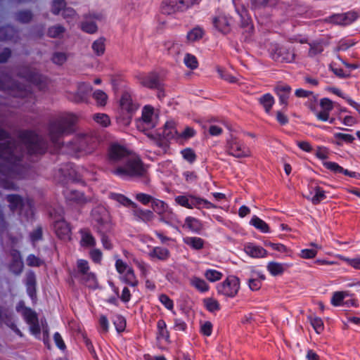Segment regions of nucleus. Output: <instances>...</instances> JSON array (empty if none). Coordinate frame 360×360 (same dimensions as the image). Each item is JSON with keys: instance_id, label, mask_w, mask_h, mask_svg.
<instances>
[{"instance_id": "1", "label": "nucleus", "mask_w": 360, "mask_h": 360, "mask_svg": "<svg viewBox=\"0 0 360 360\" xmlns=\"http://www.w3.org/2000/svg\"><path fill=\"white\" fill-rule=\"evenodd\" d=\"M108 160L111 164H124L113 171L116 175L132 177L146 176V169L141 159L135 154L130 153L122 146L115 143L109 147Z\"/></svg>"}, {"instance_id": "2", "label": "nucleus", "mask_w": 360, "mask_h": 360, "mask_svg": "<svg viewBox=\"0 0 360 360\" xmlns=\"http://www.w3.org/2000/svg\"><path fill=\"white\" fill-rule=\"evenodd\" d=\"M77 121L76 115L72 113H63L52 122L49 128V134L52 143L57 148L60 147L59 141L60 137L65 134H69L72 130V126Z\"/></svg>"}, {"instance_id": "3", "label": "nucleus", "mask_w": 360, "mask_h": 360, "mask_svg": "<svg viewBox=\"0 0 360 360\" xmlns=\"http://www.w3.org/2000/svg\"><path fill=\"white\" fill-rule=\"evenodd\" d=\"M139 108V105L134 101L129 92H124L119 101V108L117 115V120L122 125L127 126L130 124L134 113Z\"/></svg>"}, {"instance_id": "4", "label": "nucleus", "mask_w": 360, "mask_h": 360, "mask_svg": "<svg viewBox=\"0 0 360 360\" xmlns=\"http://www.w3.org/2000/svg\"><path fill=\"white\" fill-rule=\"evenodd\" d=\"M20 139L30 154H43L46 150V143L32 131H23Z\"/></svg>"}, {"instance_id": "5", "label": "nucleus", "mask_w": 360, "mask_h": 360, "mask_svg": "<svg viewBox=\"0 0 360 360\" xmlns=\"http://www.w3.org/2000/svg\"><path fill=\"white\" fill-rule=\"evenodd\" d=\"M226 151L229 155L236 158L252 156L251 149L242 140L233 136L226 141Z\"/></svg>"}, {"instance_id": "6", "label": "nucleus", "mask_w": 360, "mask_h": 360, "mask_svg": "<svg viewBox=\"0 0 360 360\" xmlns=\"http://www.w3.org/2000/svg\"><path fill=\"white\" fill-rule=\"evenodd\" d=\"M270 56L276 62L292 63L295 60L296 54L292 46L276 44L271 47Z\"/></svg>"}, {"instance_id": "7", "label": "nucleus", "mask_w": 360, "mask_h": 360, "mask_svg": "<svg viewBox=\"0 0 360 360\" xmlns=\"http://www.w3.org/2000/svg\"><path fill=\"white\" fill-rule=\"evenodd\" d=\"M77 275L89 288H94L97 286L98 282L94 273L90 271L89 262L84 259H78L77 262Z\"/></svg>"}, {"instance_id": "8", "label": "nucleus", "mask_w": 360, "mask_h": 360, "mask_svg": "<svg viewBox=\"0 0 360 360\" xmlns=\"http://www.w3.org/2000/svg\"><path fill=\"white\" fill-rule=\"evenodd\" d=\"M22 156V146L15 141L0 144V157L11 163H15Z\"/></svg>"}, {"instance_id": "9", "label": "nucleus", "mask_w": 360, "mask_h": 360, "mask_svg": "<svg viewBox=\"0 0 360 360\" xmlns=\"http://www.w3.org/2000/svg\"><path fill=\"white\" fill-rule=\"evenodd\" d=\"M96 139L88 135H83L75 139L70 147L75 151H83L85 153H91L96 147Z\"/></svg>"}, {"instance_id": "10", "label": "nucleus", "mask_w": 360, "mask_h": 360, "mask_svg": "<svg viewBox=\"0 0 360 360\" xmlns=\"http://www.w3.org/2000/svg\"><path fill=\"white\" fill-rule=\"evenodd\" d=\"M240 289V281L234 276H228L221 283L217 286L219 293L226 297H235Z\"/></svg>"}, {"instance_id": "11", "label": "nucleus", "mask_w": 360, "mask_h": 360, "mask_svg": "<svg viewBox=\"0 0 360 360\" xmlns=\"http://www.w3.org/2000/svg\"><path fill=\"white\" fill-rule=\"evenodd\" d=\"M91 216L99 232L110 229V217L105 208L102 207L95 208L92 210Z\"/></svg>"}, {"instance_id": "12", "label": "nucleus", "mask_w": 360, "mask_h": 360, "mask_svg": "<svg viewBox=\"0 0 360 360\" xmlns=\"http://www.w3.org/2000/svg\"><path fill=\"white\" fill-rule=\"evenodd\" d=\"M188 9V3L185 0H163L161 11L163 13L171 15L184 12Z\"/></svg>"}, {"instance_id": "13", "label": "nucleus", "mask_w": 360, "mask_h": 360, "mask_svg": "<svg viewBox=\"0 0 360 360\" xmlns=\"http://www.w3.org/2000/svg\"><path fill=\"white\" fill-rule=\"evenodd\" d=\"M91 90L92 87L89 83H79L77 86V92L70 94L68 96V98L75 103L86 102L88 96Z\"/></svg>"}, {"instance_id": "14", "label": "nucleus", "mask_w": 360, "mask_h": 360, "mask_svg": "<svg viewBox=\"0 0 360 360\" xmlns=\"http://www.w3.org/2000/svg\"><path fill=\"white\" fill-rule=\"evenodd\" d=\"M20 74L22 75V77H25L27 81L36 85L39 89H44L46 86V78L42 77L35 70L26 68Z\"/></svg>"}, {"instance_id": "15", "label": "nucleus", "mask_w": 360, "mask_h": 360, "mask_svg": "<svg viewBox=\"0 0 360 360\" xmlns=\"http://www.w3.org/2000/svg\"><path fill=\"white\" fill-rule=\"evenodd\" d=\"M358 18V13L351 11L347 13L332 15L330 18V22L335 25L346 26L354 22Z\"/></svg>"}, {"instance_id": "16", "label": "nucleus", "mask_w": 360, "mask_h": 360, "mask_svg": "<svg viewBox=\"0 0 360 360\" xmlns=\"http://www.w3.org/2000/svg\"><path fill=\"white\" fill-rule=\"evenodd\" d=\"M214 26L217 30L223 34H228L231 30L233 19L225 14H220L212 20Z\"/></svg>"}, {"instance_id": "17", "label": "nucleus", "mask_w": 360, "mask_h": 360, "mask_svg": "<svg viewBox=\"0 0 360 360\" xmlns=\"http://www.w3.org/2000/svg\"><path fill=\"white\" fill-rule=\"evenodd\" d=\"M136 79L140 84L149 89L158 88L160 86L158 75L155 72L139 74Z\"/></svg>"}, {"instance_id": "18", "label": "nucleus", "mask_w": 360, "mask_h": 360, "mask_svg": "<svg viewBox=\"0 0 360 360\" xmlns=\"http://www.w3.org/2000/svg\"><path fill=\"white\" fill-rule=\"evenodd\" d=\"M142 124L144 129H148L156 126L158 120L154 115L153 108L150 105H146L142 110Z\"/></svg>"}, {"instance_id": "19", "label": "nucleus", "mask_w": 360, "mask_h": 360, "mask_svg": "<svg viewBox=\"0 0 360 360\" xmlns=\"http://www.w3.org/2000/svg\"><path fill=\"white\" fill-rule=\"evenodd\" d=\"M291 90V87L285 84H278L274 88V91L278 96L280 103L283 105V110H286L288 105V99Z\"/></svg>"}, {"instance_id": "20", "label": "nucleus", "mask_w": 360, "mask_h": 360, "mask_svg": "<svg viewBox=\"0 0 360 360\" xmlns=\"http://www.w3.org/2000/svg\"><path fill=\"white\" fill-rule=\"evenodd\" d=\"M54 229L58 238L63 240H69L71 235V229L69 224L63 219L55 221Z\"/></svg>"}, {"instance_id": "21", "label": "nucleus", "mask_w": 360, "mask_h": 360, "mask_svg": "<svg viewBox=\"0 0 360 360\" xmlns=\"http://www.w3.org/2000/svg\"><path fill=\"white\" fill-rule=\"evenodd\" d=\"M244 251L252 258H263L267 255V251L264 248L253 243L245 245Z\"/></svg>"}, {"instance_id": "22", "label": "nucleus", "mask_w": 360, "mask_h": 360, "mask_svg": "<svg viewBox=\"0 0 360 360\" xmlns=\"http://www.w3.org/2000/svg\"><path fill=\"white\" fill-rule=\"evenodd\" d=\"M323 166L330 170L331 172L337 174V173H342L345 175L349 176L350 177L356 178L359 175L355 172H350L347 169H345L341 166H340L338 164L334 162H323Z\"/></svg>"}, {"instance_id": "23", "label": "nucleus", "mask_w": 360, "mask_h": 360, "mask_svg": "<svg viewBox=\"0 0 360 360\" xmlns=\"http://www.w3.org/2000/svg\"><path fill=\"white\" fill-rule=\"evenodd\" d=\"M132 212L135 217L138 220H141L145 222L150 221L154 218V214L152 211L147 210H142L136 204V207H133Z\"/></svg>"}, {"instance_id": "24", "label": "nucleus", "mask_w": 360, "mask_h": 360, "mask_svg": "<svg viewBox=\"0 0 360 360\" xmlns=\"http://www.w3.org/2000/svg\"><path fill=\"white\" fill-rule=\"evenodd\" d=\"M148 255L152 259L165 261L170 257V252L165 248L154 247Z\"/></svg>"}, {"instance_id": "25", "label": "nucleus", "mask_w": 360, "mask_h": 360, "mask_svg": "<svg viewBox=\"0 0 360 360\" xmlns=\"http://www.w3.org/2000/svg\"><path fill=\"white\" fill-rule=\"evenodd\" d=\"M64 194L68 201L79 205L84 204L86 202L84 194L77 191L67 189Z\"/></svg>"}, {"instance_id": "26", "label": "nucleus", "mask_w": 360, "mask_h": 360, "mask_svg": "<svg viewBox=\"0 0 360 360\" xmlns=\"http://www.w3.org/2000/svg\"><path fill=\"white\" fill-rule=\"evenodd\" d=\"M179 132L176 129V123L174 121L167 122L164 126L162 136L167 139H178Z\"/></svg>"}, {"instance_id": "27", "label": "nucleus", "mask_w": 360, "mask_h": 360, "mask_svg": "<svg viewBox=\"0 0 360 360\" xmlns=\"http://www.w3.org/2000/svg\"><path fill=\"white\" fill-rule=\"evenodd\" d=\"M152 207L155 212L162 217L167 214H172L167 204L158 199H153L152 201Z\"/></svg>"}, {"instance_id": "28", "label": "nucleus", "mask_w": 360, "mask_h": 360, "mask_svg": "<svg viewBox=\"0 0 360 360\" xmlns=\"http://www.w3.org/2000/svg\"><path fill=\"white\" fill-rule=\"evenodd\" d=\"M184 227L188 229L193 232H199L202 229V225L200 221L192 217H188L185 219Z\"/></svg>"}, {"instance_id": "29", "label": "nucleus", "mask_w": 360, "mask_h": 360, "mask_svg": "<svg viewBox=\"0 0 360 360\" xmlns=\"http://www.w3.org/2000/svg\"><path fill=\"white\" fill-rule=\"evenodd\" d=\"M278 0H251V6L255 11H259L266 7H272L277 4Z\"/></svg>"}, {"instance_id": "30", "label": "nucleus", "mask_w": 360, "mask_h": 360, "mask_svg": "<svg viewBox=\"0 0 360 360\" xmlns=\"http://www.w3.org/2000/svg\"><path fill=\"white\" fill-rule=\"evenodd\" d=\"M81 241L80 244L83 247H94L96 245V240L90 231L87 229L80 231Z\"/></svg>"}, {"instance_id": "31", "label": "nucleus", "mask_w": 360, "mask_h": 360, "mask_svg": "<svg viewBox=\"0 0 360 360\" xmlns=\"http://www.w3.org/2000/svg\"><path fill=\"white\" fill-rule=\"evenodd\" d=\"M167 53L172 56H178L182 51V44L178 42L168 41L165 43Z\"/></svg>"}, {"instance_id": "32", "label": "nucleus", "mask_w": 360, "mask_h": 360, "mask_svg": "<svg viewBox=\"0 0 360 360\" xmlns=\"http://www.w3.org/2000/svg\"><path fill=\"white\" fill-rule=\"evenodd\" d=\"M351 295L348 291H337L333 294L331 298V304L335 307L344 305L345 302L344 300L350 297Z\"/></svg>"}, {"instance_id": "33", "label": "nucleus", "mask_w": 360, "mask_h": 360, "mask_svg": "<svg viewBox=\"0 0 360 360\" xmlns=\"http://www.w3.org/2000/svg\"><path fill=\"white\" fill-rule=\"evenodd\" d=\"M157 338L168 341L169 333L167 329V325L164 320L160 319L157 323Z\"/></svg>"}, {"instance_id": "34", "label": "nucleus", "mask_w": 360, "mask_h": 360, "mask_svg": "<svg viewBox=\"0 0 360 360\" xmlns=\"http://www.w3.org/2000/svg\"><path fill=\"white\" fill-rule=\"evenodd\" d=\"M259 103L263 106L266 112L269 113L275 102L274 96L270 94H265L258 99Z\"/></svg>"}, {"instance_id": "35", "label": "nucleus", "mask_w": 360, "mask_h": 360, "mask_svg": "<svg viewBox=\"0 0 360 360\" xmlns=\"http://www.w3.org/2000/svg\"><path fill=\"white\" fill-rule=\"evenodd\" d=\"M204 34V30L202 27L197 26L187 33L186 38L188 41L194 42L201 39Z\"/></svg>"}, {"instance_id": "36", "label": "nucleus", "mask_w": 360, "mask_h": 360, "mask_svg": "<svg viewBox=\"0 0 360 360\" xmlns=\"http://www.w3.org/2000/svg\"><path fill=\"white\" fill-rule=\"evenodd\" d=\"M184 242L187 245L195 250H201L204 247V240L199 237H186Z\"/></svg>"}, {"instance_id": "37", "label": "nucleus", "mask_w": 360, "mask_h": 360, "mask_svg": "<svg viewBox=\"0 0 360 360\" xmlns=\"http://www.w3.org/2000/svg\"><path fill=\"white\" fill-rule=\"evenodd\" d=\"M191 285L198 291L205 292L209 290V285L203 279L193 276L190 280Z\"/></svg>"}, {"instance_id": "38", "label": "nucleus", "mask_w": 360, "mask_h": 360, "mask_svg": "<svg viewBox=\"0 0 360 360\" xmlns=\"http://www.w3.org/2000/svg\"><path fill=\"white\" fill-rule=\"evenodd\" d=\"M183 60H184V65L188 69L192 70L197 69L199 65L198 60L197 58L195 57V56H194L190 53H186L184 55Z\"/></svg>"}, {"instance_id": "39", "label": "nucleus", "mask_w": 360, "mask_h": 360, "mask_svg": "<svg viewBox=\"0 0 360 360\" xmlns=\"http://www.w3.org/2000/svg\"><path fill=\"white\" fill-rule=\"evenodd\" d=\"M250 223L251 225L255 226L257 229L259 230L262 233L269 232V225L257 216H254L250 220Z\"/></svg>"}, {"instance_id": "40", "label": "nucleus", "mask_w": 360, "mask_h": 360, "mask_svg": "<svg viewBox=\"0 0 360 360\" xmlns=\"http://www.w3.org/2000/svg\"><path fill=\"white\" fill-rule=\"evenodd\" d=\"M267 269L273 276L281 275L285 271L283 264L276 262H270L267 265Z\"/></svg>"}, {"instance_id": "41", "label": "nucleus", "mask_w": 360, "mask_h": 360, "mask_svg": "<svg viewBox=\"0 0 360 360\" xmlns=\"http://www.w3.org/2000/svg\"><path fill=\"white\" fill-rule=\"evenodd\" d=\"M238 13L241 18V27L247 28L248 31L252 30V20L248 15L246 9L243 8L241 11H238Z\"/></svg>"}, {"instance_id": "42", "label": "nucleus", "mask_w": 360, "mask_h": 360, "mask_svg": "<svg viewBox=\"0 0 360 360\" xmlns=\"http://www.w3.org/2000/svg\"><path fill=\"white\" fill-rule=\"evenodd\" d=\"M93 98L96 102L98 106L104 107L108 101V95L101 90H96L93 94Z\"/></svg>"}, {"instance_id": "43", "label": "nucleus", "mask_w": 360, "mask_h": 360, "mask_svg": "<svg viewBox=\"0 0 360 360\" xmlns=\"http://www.w3.org/2000/svg\"><path fill=\"white\" fill-rule=\"evenodd\" d=\"M111 198L125 207H130L131 208H133V207H136L135 202H132L130 199L122 194L113 193L111 194Z\"/></svg>"}, {"instance_id": "44", "label": "nucleus", "mask_w": 360, "mask_h": 360, "mask_svg": "<svg viewBox=\"0 0 360 360\" xmlns=\"http://www.w3.org/2000/svg\"><path fill=\"white\" fill-rule=\"evenodd\" d=\"M193 195H178L175 197V202L181 207L192 209Z\"/></svg>"}, {"instance_id": "45", "label": "nucleus", "mask_w": 360, "mask_h": 360, "mask_svg": "<svg viewBox=\"0 0 360 360\" xmlns=\"http://www.w3.org/2000/svg\"><path fill=\"white\" fill-rule=\"evenodd\" d=\"M93 120L101 127H107L110 124V119L107 114L96 113L93 115Z\"/></svg>"}, {"instance_id": "46", "label": "nucleus", "mask_w": 360, "mask_h": 360, "mask_svg": "<svg viewBox=\"0 0 360 360\" xmlns=\"http://www.w3.org/2000/svg\"><path fill=\"white\" fill-rule=\"evenodd\" d=\"M309 321L315 331L320 334L324 330V324L323 320L316 316H311L309 318Z\"/></svg>"}, {"instance_id": "47", "label": "nucleus", "mask_w": 360, "mask_h": 360, "mask_svg": "<svg viewBox=\"0 0 360 360\" xmlns=\"http://www.w3.org/2000/svg\"><path fill=\"white\" fill-rule=\"evenodd\" d=\"M9 89L13 92V95L15 97H27L31 94V92L26 89L21 88L19 85L12 84L11 86L8 87Z\"/></svg>"}, {"instance_id": "48", "label": "nucleus", "mask_w": 360, "mask_h": 360, "mask_svg": "<svg viewBox=\"0 0 360 360\" xmlns=\"http://www.w3.org/2000/svg\"><path fill=\"white\" fill-rule=\"evenodd\" d=\"M7 200L10 203L11 210L20 208L22 205V198L17 195H9L7 196Z\"/></svg>"}, {"instance_id": "49", "label": "nucleus", "mask_w": 360, "mask_h": 360, "mask_svg": "<svg viewBox=\"0 0 360 360\" xmlns=\"http://www.w3.org/2000/svg\"><path fill=\"white\" fill-rule=\"evenodd\" d=\"M309 50L308 56L309 57H314L315 56L321 53L323 51V46L322 43L315 41L309 44Z\"/></svg>"}, {"instance_id": "50", "label": "nucleus", "mask_w": 360, "mask_h": 360, "mask_svg": "<svg viewBox=\"0 0 360 360\" xmlns=\"http://www.w3.org/2000/svg\"><path fill=\"white\" fill-rule=\"evenodd\" d=\"M207 280L210 282H216L221 279L223 274L214 269H207L204 274Z\"/></svg>"}, {"instance_id": "51", "label": "nucleus", "mask_w": 360, "mask_h": 360, "mask_svg": "<svg viewBox=\"0 0 360 360\" xmlns=\"http://www.w3.org/2000/svg\"><path fill=\"white\" fill-rule=\"evenodd\" d=\"M314 191L315 195L311 198V201L314 205H317L323 200L326 196L325 191L319 186H316Z\"/></svg>"}, {"instance_id": "52", "label": "nucleus", "mask_w": 360, "mask_h": 360, "mask_svg": "<svg viewBox=\"0 0 360 360\" xmlns=\"http://www.w3.org/2000/svg\"><path fill=\"white\" fill-rule=\"evenodd\" d=\"M266 246L271 247L273 250L280 252L286 253L288 256H292V252L288 249L285 245L281 243H274L271 242L266 243Z\"/></svg>"}, {"instance_id": "53", "label": "nucleus", "mask_w": 360, "mask_h": 360, "mask_svg": "<svg viewBox=\"0 0 360 360\" xmlns=\"http://www.w3.org/2000/svg\"><path fill=\"white\" fill-rule=\"evenodd\" d=\"M204 304L206 309L210 312H214L220 309V304L219 302L214 299L207 298L204 300Z\"/></svg>"}, {"instance_id": "54", "label": "nucleus", "mask_w": 360, "mask_h": 360, "mask_svg": "<svg viewBox=\"0 0 360 360\" xmlns=\"http://www.w3.org/2000/svg\"><path fill=\"white\" fill-rule=\"evenodd\" d=\"M92 49L97 56L103 55L105 52L104 39L100 38L96 40L92 44Z\"/></svg>"}, {"instance_id": "55", "label": "nucleus", "mask_w": 360, "mask_h": 360, "mask_svg": "<svg viewBox=\"0 0 360 360\" xmlns=\"http://www.w3.org/2000/svg\"><path fill=\"white\" fill-rule=\"evenodd\" d=\"M65 32V28L59 25L51 27L48 30V35L52 38L60 37Z\"/></svg>"}, {"instance_id": "56", "label": "nucleus", "mask_w": 360, "mask_h": 360, "mask_svg": "<svg viewBox=\"0 0 360 360\" xmlns=\"http://www.w3.org/2000/svg\"><path fill=\"white\" fill-rule=\"evenodd\" d=\"M336 139V143L340 145L342 141L346 143H352L354 138L352 135L348 134L336 133L334 134Z\"/></svg>"}, {"instance_id": "57", "label": "nucleus", "mask_w": 360, "mask_h": 360, "mask_svg": "<svg viewBox=\"0 0 360 360\" xmlns=\"http://www.w3.org/2000/svg\"><path fill=\"white\" fill-rule=\"evenodd\" d=\"M66 8V3L65 0H53L52 3L51 11L54 14H58L60 11L63 12Z\"/></svg>"}, {"instance_id": "58", "label": "nucleus", "mask_w": 360, "mask_h": 360, "mask_svg": "<svg viewBox=\"0 0 360 360\" xmlns=\"http://www.w3.org/2000/svg\"><path fill=\"white\" fill-rule=\"evenodd\" d=\"M217 72L221 79L229 82V83H237L238 82V79L237 77L225 72L221 68H218Z\"/></svg>"}, {"instance_id": "59", "label": "nucleus", "mask_w": 360, "mask_h": 360, "mask_svg": "<svg viewBox=\"0 0 360 360\" xmlns=\"http://www.w3.org/2000/svg\"><path fill=\"white\" fill-rule=\"evenodd\" d=\"M124 281L126 283L132 286L136 285L137 281L131 268H129L127 272H125Z\"/></svg>"}, {"instance_id": "60", "label": "nucleus", "mask_w": 360, "mask_h": 360, "mask_svg": "<svg viewBox=\"0 0 360 360\" xmlns=\"http://www.w3.org/2000/svg\"><path fill=\"white\" fill-rule=\"evenodd\" d=\"M183 158L188 162L192 163L196 159V155L191 148H187L181 150V152Z\"/></svg>"}, {"instance_id": "61", "label": "nucleus", "mask_w": 360, "mask_h": 360, "mask_svg": "<svg viewBox=\"0 0 360 360\" xmlns=\"http://www.w3.org/2000/svg\"><path fill=\"white\" fill-rule=\"evenodd\" d=\"M62 15L67 20L68 22H71L72 20H77V15L75 11L70 7L65 8L63 12H62Z\"/></svg>"}, {"instance_id": "62", "label": "nucleus", "mask_w": 360, "mask_h": 360, "mask_svg": "<svg viewBox=\"0 0 360 360\" xmlns=\"http://www.w3.org/2000/svg\"><path fill=\"white\" fill-rule=\"evenodd\" d=\"M212 323L210 321H205L200 325V332L205 336H210L212 333Z\"/></svg>"}, {"instance_id": "63", "label": "nucleus", "mask_w": 360, "mask_h": 360, "mask_svg": "<svg viewBox=\"0 0 360 360\" xmlns=\"http://www.w3.org/2000/svg\"><path fill=\"white\" fill-rule=\"evenodd\" d=\"M195 134L196 132L193 128L186 127L182 132L179 133L178 139H188L193 137Z\"/></svg>"}, {"instance_id": "64", "label": "nucleus", "mask_w": 360, "mask_h": 360, "mask_svg": "<svg viewBox=\"0 0 360 360\" xmlns=\"http://www.w3.org/2000/svg\"><path fill=\"white\" fill-rule=\"evenodd\" d=\"M32 15L30 11H20L16 14V19L22 22H27L32 19Z\"/></svg>"}]
</instances>
